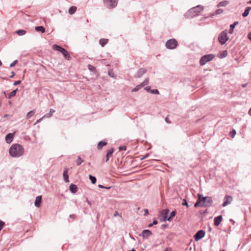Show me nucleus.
Listing matches in <instances>:
<instances>
[{"label": "nucleus", "instance_id": "nucleus-42", "mask_svg": "<svg viewBox=\"0 0 251 251\" xmlns=\"http://www.w3.org/2000/svg\"><path fill=\"white\" fill-rule=\"evenodd\" d=\"M108 74L110 77H112L113 78H116V76L115 75L114 73L113 72V71H108Z\"/></svg>", "mask_w": 251, "mask_h": 251}, {"label": "nucleus", "instance_id": "nucleus-60", "mask_svg": "<svg viewBox=\"0 0 251 251\" xmlns=\"http://www.w3.org/2000/svg\"><path fill=\"white\" fill-rule=\"evenodd\" d=\"M165 121L167 123H171V121L169 120V118L166 117L165 119Z\"/></svg>", "mask_w": 251, "mask_h": 251}, {"label": "nucleus", "instance_id": "nucleus-37", "mask_svg": "<svg viewBox=\"0 0 251 251\" xmlns=\"http://www.w3.org/2000/svg\"><path fill=\"white\" fill-rule=\"evenodd\" d=\"M142 88V87L141 86V85L140 84L138 85L137 86H136L134 88H133L132 90V92H137Z\"/></svg>", "mask_w": 251, "mask_h": 251}, {"label": "nucleus", "instance_id": "nucleus-51", "mask_svg": "<svg viewBox=\"0 0 251 251\" xmlns=\"http://www.w3.org/2000/svg\"><path fill=\"white\" fill-rule=\"evenodd\" d=\"M21 82L22 81L20 80L15 81L13 83V85L16 86V85H19V84H21Z\"/></svg>", "mask_w": 251, "mask_h": 251}, {"label": "nucleus", "instance_id": "nucleus-18", "mask_svg": "<svg viewBox=\"0 0 251 251\" xmlns=\"http://www.w3.org/2000/svg\"><path fill=\"white\" fill-rule=\"evenodd\" d=\"M201 196H200V194H198V198L194 204V207L197 208L198 207H201V205H202V199H201Z\"/></svg>", "mask_w": 251, "mask_h": 251}, {"label": "nucleus", "instance_id": "nucleus-64", "mask_svg": "<svg viewBox=\"0 0 251 251\" xmlns=\"http://www.w3.org/2000/svg\"><path fill=\"white\" fill-rule=\"evenodd\" d=\"M248 114L251 116V107L250 108L249 111H248Z\"/></svg>", "mask_w": 251, "mask_h": 251}, {"label": "nucleus", "instance_id": "nucleus-55", "mask_svg": "<svg viewBox=\"0 0 251 251\" xmlns=\"http://www.w3.org/2000/svg\"><path fill=\"white\" fill-rule=\"evenodd\" d=\"M15 75V73H14V72L12 71L11 72V75L9 76V77L10 78H12L14 77V76Z\"/></svg>", "mask_w": 251, "mask_h": 251}, {"label": "nucleus", "instance_id": "nucleus-21", "mask_svg": "<svg viewBox=\"0 0 251 251\" xmlns=\"http://www.w3.org/2000/svg\"><path fill=\"white\" fill-rule=\"evenodd\" d=\"M107 143L105 141H100L97 145V149L98 150H101L104 146H106Z\"/></svg>", "mask_w": 251, "mask_h": 251}, {"label": "nucleus", "instance_id": "nucleus-46", "mask_svg": "<svg viewBox=\"0 0 251 251\" xmlns=\"http://www.w3.org/2000/svg\"><path fill=\"white\" fill-rule=\"evenodd\" d=\"M18 63V60H14L13 62H12L10 64V67L12 68V67H13L14 66H15L16 65V64Z\"/></svg>", "mask_w": 251, "mask_h": 251}, {"label": "nucleus", "instance_id": "nucleus-20", "mask_svg": "<svg viewBox=\"0 0 251 251\" xmlns=\"http://www.w3.org/2000/svg\"><path fill=\"white\" fill-rule=\"evenodd\" d=\"M238 22L235 21L233 24L230 25V28L228 31V33L230 34H233L234 32V29L236 25L238 24Z\"/></svg>", "mask_w": 251, "mask_h": 251}, {"label": "nucleus", "instance_id": "nucleus-4", "mask_svg": "<svg viewBox=\"0 0 251 251\" xmlns=\"http://www.w3.org/2000/svg\"><path fill=\"white\" fill-rule=\"evenodd\" d=\"M200 196H201V198L202 199L201 207H209L212 205L213 200L211 197H203V195L201 194H200Z\"/></svg>", "mask_w": 251, "mask_h": 251}, {"label": "nucleus", "instance_id": "nucleus-44", "mask_svg": "<svg viewBox=\"0 0 251 251\" xmlns=\"http://www.w3.org/2000/svg\"><path fill=\"white\" fill-rule=\"evenodd\" d=\"M161 218L160 219V221L161 222H165L166 221H168V217H161Z\"/></svg>", "mask_w": 251, "mask_h": 251}, {"label": "nucleus", "instance_id": "nucleus-35", "mask_svg": "<svg viewBox=\"0 0 251 251\" xmlns=\"http://www.w3.org/2000/svg\"><path fill=\"white\" fill-rule=\"evenodd\" d=\"M228 54V52L227 50H224L220 54V57L221 58H223L226 57Z\"/></svg>", "mask_w": 251, "mask_h": 251}, {"label": "nucleus", "instance_id": "nucleus-47", "mask_svg": "<svg viewBox=\"0 0 251 251\" xmlns=\"http://www.w3.org/2000/svg\"><path fill=\"white\" fill-rule=\"evenodd\" d=\"M126 147L125 146H121L119 147V150L121 151H126Z\"/></svg>", "mask_w": 251, "mask_h": 251}, {"label": "nucleus", "instance_id": "nucleus-43", "mask_svg": "<svg viewBox=\"0 0 251 251\" xmlns=\"http://www.w3.org/2000/svg\"><path fill=\"white\" fill-rule=\"evenodd\" d=\"M151 93L152 94H159V92L157 89H151Z\"/></svg>", "mask_w": 251, "mask_h": 251}, {"label": "nucleus", "instance_id": "nucleus-38", "mask_svg": "<svg viewBox=\"0 0 251 251\" xmlns=\"http://www.w3.org/2000/svg\"><path fill=\"white\" fill-rule=\"evenodd\" d=\"M181 204L183 206H186L187 207V208H189V204H188L187 200L185 199H183L182 200V202Z\"/></svg>", "mask_w": 251, "mask_h": 251}, {"label": "nucleus", "instance_id": "nucleus-6", "mask_svg": "<svg viewBox=\"0 0 251 251\" xmlns=\"http://www.w3.org/2000/svg\"><path fill=\"white\" fill-rule=\"evenodd\" d=\"M214 57L215 55L213 54H208L203 55L200 60V65H204L207 62L212 60Z\"/></svg>", "mask_w": 251, "mask_h": 251}, {"label": "nucleus", "instance_id": "nucleus-15", "mask_svg": "<svg viewBox=\"0 0 251 251\" xmlns=\"http://www.w3.org/2000/svg\"><path fill=\"white\" fill-rule=\"evenodd\" d=\"M69 190L73 194H75L78 191L77 186L74 184H71L69 186Z\"/></svg>", "mask_w": 251, "mask_h": 251}, {"label": "nucleus", "instance_id": "nucleus-62", "mask_svg": "<svg viewBox=\"0 0 251 251\" xmlns=\"http://www.w3.org/2000/svg\"><path fill=\"white\" fill-rule=\"evenodd\" d=\"M148 156H149V155H146L142 157V158H141V160H143V159L146 158Z\"/></svg>", "mask_w": 251, "mask_h": 251}, {"label": "nucleus", "instance_id": "nucleus-30", "mask_svg": "<svg viewBox=\"0 0 251 251\" xmlns=\"http://www.w3.org/2000/svg\"><path fill=\"white\" fill-rule=\"evenodd\" d=\"M55 112V110L53 109H50L49 113H46L43 117L50 118L52 116L53 113Z\"/></svg>", "mask_w": 251, "mask_h": 251}, {"label": "nucleus", "instance_id": "nucleus-14", "mask_svg": "<svg viewBox=\"0 0 251 251\" xmlns=\"http://www.w3.org/2000/svg\"><path fill=\"white\" fill-rule=\"evenodd\" d=\"M147 71L144 68H141L137 71L135 77L137 78L141 77L143 75L146 73Z\"/></svg>", "mask_w": 251, "mask_h": 251}, {"label": "nucleus", "instance_id": "nucleus-36", "mask_svg": "<svg viewBox=\"0 0 251 251\" xmlns=\"http://www.w3.org/2000/svg\"><path fill=\"white\" fill-rule=\"evenodd\" d=\"M83 162V160L81 159V158L78 156L77 157V159L76 161V164L77 166L80 165Z\"/></svg>", "mask_w": 251, "mask_h": 251}, {"label": "nucleus", "instance_id": "nucleus-39", "mask_svg": "<svg viewBox=\"0 0 251 251\" xmlns=\"http://www.w3.org/2000/svg\"><path fill=\"white\" fill-rule=\"evenodd\" d=\"M149 78H146L144 80V81L143 82H142L140 84V85L143 87L146 86V85H147L149 83Z\"/></svg>", "mask_w": 251, "mask_h": 251}, {"label": "nucleus", "instance_id": "nucleus-8", "mask_svg": "<svg viewBox=\"0 0 251 251\" xmlns=\"http://www.w3.org/2000/svg\"><path fill=\"white\" fill-rule=\"evenodd\" d=\"M103 4L105 7L108 9L115 8L118 4V0H103Z\"/></svg>", "mask_w": 251, "mask_h": 251}, {"label": "nucleus", "instance_id": "nucleus-41", "mask_svg": "<svg viewBox=\"0 0 251 251\" xmlns=\"http://www.w3.org/2000/svg\"><path fill=\"white\" fill-rule=\"evenodd\" d=\"M236 133V130L235 129H233L230 132L229 135L230 137L234 138Z\"/></svg>", "mask_w": 251, "mask_h": 251}, {"label": "nucleus", "instance_id": "nucleus-58", "mask_svg": "<svg viewBox=\"0 0 251 251\" xmlns=\"http://www.w3.org/2000/svg\"><path fill=\"white\" fill-rule=\"evenodd\" d=\"M251 10V7H247L245 9V10L247 11L250 13V10Z\"/></svg>", "mask_w": 251, "mask_h": 251}, {"label": "nucleus", "instance_id": "nucleus-63", "mask_svg": "<svg viewBox=\"0 0 251 251\" xmlns=\"http://www.w3.org/2000/svg\"><path fill=\"white\" fill-rule=\"evenodd\" d=\"M86 202H87V203L89 205H91V202L90 201H89L88 199L86 200Z\"/></svg>", "mask_w": 251, "mask_h": 251}, {"label": "nucleus", "instance_id": "nucleus-11", "mask_svg": "<svg viewBox=\"0 0 251 251\" xmlns=\"http://www.w3.org/2000/svg\"><path fill=\"white\" fill-rule=\"evenodd\" d=\"M152 234V232L149 229H144L139 235L142 236L144 239H147Z\"/></svg>", "mask_w": 251, "mask_h": 251}, {"label": "nucleus", "instance_id": "nucleus-7", "mask_svg": "<svg viewBox=\"0 0 251 251\" xmlns=\"http://www.w3.org/2000/svg\"><path fill=\"white\" fill-rule=\"evenodd\" d=\"M178 45V42L175 39H170L167 41L165 44V47L169 50L175 49Z\"/></svg>", "mask_w": 251, "mask_h": 251}, {"label": "nucleus", "instance_id": "nucleus-1", "mask_svg": "<svg viewBox=\"0 0 251 251\" xmlns=\"http://www.w3.org/2000/svg\"><path fill=\"white\" fill-rule=\"evenodd\" d=\"M24 153V149L23 146L19 144H13L10 147L9 153L12 157H19Z\"/></svg>", "mask_w": 251, "mask_h": 251}, {"label": "nucleus", "instance_id": "nucleus-27", "mask_svg": "<svg viewBox=\"0 0 251 251\" xmlns=\"http://www.w3.org/2000/svg\"><path fill=\"white\" fill-rule=\"evenodd\" d=\"M176 214V210L172 211L170 214L169 216H168V221H171L173 217H174Z\"/></svg>", "mask_w": 251, "mask_h": 251}, {"label": "nucleus", "instance_id": "nucleus-53", "mask_svg": "<svg viewBox=\"0 0 251 251\" xmlns=\"http://www.w3.org/2000/svg\"><path fill=\"white\" fill-rule=\"evenodd\" d=\"M168 224H163L161 225V228L164 229L168 226Z\"/></svg>", "mask_w": 251, "mask_h": 251}, {"label": "nucleus", "instance_id": "nucleus-33", "mask_svg": "<svg viewBox=\"0 0 251 251\" xmlns=\"http://www.w3.org/2000/svg\"><path fill=\"white\" fill-rule=\"evenodd\" d=\"M88 69L89 70H90L91 72H93L95 73L96 72V68L94 66L89 64L88 65Z\"/></svg>", "mask_w": 251, "mask_h": 251}, {"label": "nucleus", "instance_id": "nucleus-32", "mask_svg": "<svg viewBox=\"0 0 251 251\" xmlns=\"http://www.w3.org/2000/svg\"><path fill=\"white\" fill-rule=\"evenodd\" d=\"M26 31L24 29H19L16 31V33L19 36H23L25 34Z\"/></svg>", "mask_w": 251, "mask_h": 251}, {"label": "nucleus", "instance_id": "nucleus-25", "mask_svg": "<svg viewBox=\"0 0 251 251\" xmlns=\"http://www.w3.org/2000/svg\"><path fill=\"white\" fill-rule=\"evenodd\" d=\"M170 210L168 208H166L164 210H163L161 213L160 216V217H168V214Z\"/></svg>", "mask_w": 251, "mask_h": 251}, {"label": "nucleus", "instance_id": "nucleus-45", "mask_svg": "<svg viewBox=\"0 0 251 251\" xmlns=\"http://www.w3.org/2000/svg\"><path fill=\"white\" fill-rule=\"evenodd\" d=\"M98 187L100 188H103V189H110L112 187V186H108V187L104 186L101 184H99L98 185Z\"/></svg>", "mask_w": 251, "mask_h": 251}, {"label": "nucleus", "instance_id": "nucleus-17", "mask_svg": "<svg viewBox=\"0 0 251 251\" xmlns=\"http://www.w3.org/2000/svg\"><path fill=\"white\" fill-rule=\"evenodd\" d=\"M201 196H200V194H198V198L194 204V207L197 208L198 207H201V205H202V199H201Z\"/></svg>", "mask_w": 251, "mask_h": 251}, {"label": "nucleus", "instance_id": "nucleus-48", "mask_svg": "<svg viewBox=\"0 0 251 251\" xmlns=\"http://www.w3.org/2000/svg\"><path fill=\"white\" fill-rule=\"evenodd\" d=\"M249 14V12L245 10L244 12L242 13V16L243 17H246Z\"/></svg>", "mask_w": 251, "mask_h": 251}, {"label": "nucleus", "instance_id": "nucleus-61", "mask_svg": "<svg viewBox=\"0 0 251 251\" xmlns=\"http://www.w3.org/2000/svg\"><path fill=\"white\" fill-rule=\"evenodd\" d=\"M248 38L250 39V40L251 42V32L249 33V34L248 35Z\"/></svg>", "mask_w": 251, "mask_h": 251}, {"label": "nucleus", "instance_id": "nucleus-28", "mask_svg": "<svg viewBox=\"0 0 251 251\" xmlns=\"http://www.w3.org/2000/svg\"><path fill=\"white\" fill-rule=\"evenodd\" d=\"M76 9V7L72 6L69 8L68 12L70 15H73L75 12Z\"/></svg>", "mask_w": 251, "mask_h": 251}, {"label": "nucleus", "instance_id": "nucleus-31", "mask_svg": "<svg viewBox=\"0 0 251 251\" xmlns=\"http://www.w3.org/2000/svg\"><path fill=\"white\" fill-rule=\"evenodd\" d=\"M89 178L91 180V183L93 184H94L97 182V178L95 176H93L91 175H89Z\"/></svg>", "mask_w": 251, "mask_h": 251}, {"label": "nucleus", "instance_id": "nucleus-16", "mask_svg": "<svg viewBox=\"0 0 251 251\" xmlns=\"http://www.w3.org/2000/svg\"><path fill=\"white\" fill-rule=\"evenodd\" d=\"M42 197L41 195L36 197L34 202V205L36 207H39L40 206L42 202Z\"/></svg>", "mask_w": 251, "mask_h": 251}, {"label": "nucleus", "instance_id": "nucleus-26", "mask_svg": "<svg viewBox=\"0 0 251 251\" xmlns=\"http://www.w3.org/2000/svg\"><path fill=\"white\" fill-rule=\"evenodd\" d=\"M18 88L16 89L15 90H13L11 91L8 95V96L7 98L8 99H11L13 97H14L16 96V93L18 91Z\"/></svg>", "mask_w": 251, "mask_h": 251}, {"label": "nucleus", "instance_id": "nucleus-57", "mask_svg": "<svg viewBox=\"0 0 251 251\" xmlns=\"http://www.w3.org/2000/svg\"><path fill=\"white\" fill-rule=\"evenodd\" d=\"M44 117H42L41 118L38 119L37 120V121L36 122V123L35 124H37V123H40L42 120L44 118Z\"/></svg>", "mask_w": 251, "mask_h": 251}, {"label": "nucleus", "instance_id": "nucleus-3", "mask_svg": "<svg viewBox=\"0 0 251 251\" xmlns=\"http://www.w3.org/2000/svg\"><path fill=\"white\" fill-rule=\"evenodd\" d=\"M53 49L54 50H56L57 51H58L61 52L62 54H63V55L64 56V57H65V58L66 59H67V60H71V56L70 55L68 51L64 48H63L62 47H61V46H60L59 45L55 44V45H53Z\"/></svg>", "mask_w": 251, "mask_h": 251}, {"label": "nucleus", "instance_id": "nucleus-19", "mask_svg": "<svg viewBox=\"0 0 251 251\" xmlns=\"http://www.w3.org/2000/svg\"><path fill=\"white\" fill-rule=\"evenodd\" d=\"M63 178H64V180L65 182H69V176L68 175V169L66 168L63 171Z\"/></svg>", "mask_w": 251, "mask_h": 251}, {"label": "nucleus", "instance_id": "nucleus-40", "mask_svg": "<svg viewBox=\"0 0 251 251\" xmlns=\"http://www.w3.org/2000/svg\"><path fill=\"white\" fill-rule=\"evenodd\" d=\"M223 9H217L215 11L214 13L212 15L220 14L222 13H223Z\"/></svg>", "mask_w": 251, "mask_h": 251}, {"label": "nucleus", "instance_id": "nucleus-2", "mask_svg": "<svg viewBox=\"0 0 251 251\" xmlns=\"http://www.w3.org/2000/svg\"><path fill=\"white\" fill-rule=\"evenodd\" d=\"M204 7L201 5H198L189 9L185 14V16L187 18H192L199 14L202 11H203Z\"/></svg>", "mask_w": 251, "mask_h": 251}, {"label": "nucleus", "instance_id": "nucleus-34", "mask_svg": "<svg viewBox=\"0 0 251 251\" xmlns=\"http://www.w3.org/2000/svg\"><path fill=\"white\" fill-rule=\"evenodd\" d=\"M35 113V110H32L30 111L26 114L27 118L28 119L31 118L34 115V114Z\"/></svg>", "mask_w": 251, "mask_h": 251}, {"label": "nucleus", "instance_id": "nucleus-22", "mask_svg": "<svg viewBox=\"0 0 251 251\" xmlns=\"http://www.w3.org/2000/svg\"><path fill=\"white\" fill-rule=\"evenodd\" d=\"M113 151H114L113 148H111L107 151L106 155V159H105L106 162H107L109 161V156L111 155L113 153Z\"/></svg>", "mask_w": 251, "mask_h": 251}, {"label": "nucleus", "instance_id": "nucleus-59", "mask_svg": "<svg viewBox=\"0 0 251 251\" xmlns=\"http://www.w3.org/2000/svg\"><path fill=\"white\" fill-rule=\"evenodd\" d=\"M251 10V7H247L245 9V10L247 11L250 13V10Z\"/></svg>", "mask_w": 251, "mask_h": 251}, {"label": "nucleus", "instance_id": "nucleus-13", "mask_svg": "<svg viewBox=\"0 0 251 251\" xmlns=\"http://www.w3.org/2000/svg\"><path fill=\"white\" fill-rule=\"evenodd\" d=\"M223 220V216L220 215L214 218V224L216 226H218Z\"/></svg>", "mask_w": 251, "mask_h": 251}, {"label": "nucleus", "instance_id": "nucleus-10", "mask_svg": "<svg viewBox=\"0 0 251 251\" xmlns=\"http://www.w3.org/2000/svg\"><path fill=\"white\" fill-rule=\"evenodd\" d=\"M224 200V201L222 204V206L223 207H225L231 203V202L232 201V198L231 196L226 195L225 197Z\"/></svg>", "mask_w": 251, "mask_h": 251}, {"label": "nucleus", "instance_id": "nucleus-50", "mask_svg": "<svg viewBox=\"0 0 251 251\" xmlns=\"http://www.w3.org/2000/svg\"><path fill=\"white\" fill-rule=\"evenodd\" d=\"M144 89L147 92L151 93V86H147L144 88Z\"/></svg>", "mask_w": 251, "mask_h": 251}, {"label": "nucleus", "instance_id": "nucleus-12", "mask_svg": "<svg viewBox=\"0 0 251 251\" xmlns=\"http://www.w3.org/2000/svg\"><path fill=\"white\" fill-rule=\"evenodd\" d=\"M14 133H9L5 136V141L7 144L11 143L13 140Z\"/></svg>", "mask_w": 251, "mask_h": 251}, {"label": "nucleus", "instance_id": "nucleus-52", "mask_svg": "<svg viewBox=\"0 0 251 251\" xmlns=\"http://www.w3.org/2000/svg\"><path fill=\"white\" fill-rule=\"evenodd\" d=\"M158 224V221L156 218H154L152 223V225H156Z\"/></svg>", "mask_w": 251, "mask_h": 251}, {"label": "nucleus", "instance_id": "nucleus-29", "mask_svg": "<svg viewBox=\"0 0 251 251\" xmlns=\"http://www.w3.org/2000/svg\"><path fill=\"white\" fill-rule=\"evenodd\" d=\"M229 2L227 0H223L220 2L217 5V7L226 6L228 4Z\"/></svg>", "mask_w": 251, "mask_h": 251}, {"label": "nucleus", "instance_id": "nucleus-5", "mask_svg": "<svg viewBox=\"0 0 251 251\" xmlns=\"http://www.w3.org/2000/svg\"><path fill=\"white\" fill-rule=\"evenodd\" d=\"M218 41L221 45L226 44V42L228 40L229 37L227 36V32L226 30H225L221 32L218 36Z\"/></svg>", "mask_w": 251, "mask_h": 251}, {"label": "nucleus", "instance_id": "nucleus-9", "mask_svg": "<svg viewBox=\"0 0 251 251\" xmlns=\"http://www.w3.org/2000/svg\"><path fill=\"white\" fill-rule=\"evenodd\" d=\"M205 234V232L203 230H199L195 234L194 238L196 241H198L202 239Z\"/></svg>", "mask_w": 251, "mask_h": 251}, {"label": "nucleus", "instance_id": "nucleus-23", "mask_svg": "<svg viewBox=\"0 0 251 251\" xmlns=\"http://www.w3.org/2000/svg\"><path fill=\"white\" fill-rule=\"evenodd\" d=\"M108 39L105 38H101L99 40V44L102 47H103L106 44H107Z\"/></svg>", "mask_w": 251, "mask_h": 251}, {"label": "nucleus", "instance_id": "nucleus-49", "mask_svg": "<svg viewBox=\"0 0 251 251\" xmlns=\"http://www.w3.org/2000/svg\"><path fill=\"white\" fill-rule=\"evenodd\" d=\"M4 224V222L0 220V231L2 229Z\"/></svg>", "mask_w": 251, "mask_h": 251}, {"label": "nucleus", "instance_id": "nucleus-24", "mask_svg": "<svg viewBox=\"0 0 251 251\" xmlns=\"http://www.w3.org/2000/svg\"><path fill=\"white\" fill-rule=\"evenodd\" d=\"M35 30L37 32H39L43 33L45 32V28L42 25L37 26L35 27Z\"/></svg>", "mask_w": 251, "mask_h": 251}, {"label": "nucleus", "instance_id": "nucleus-56", "mask_svg": "<svg viewBox=\"0 0 251 251\" xmlns=\"http://www.w3.org/2000/svg\"><path fill=\"white\" fill-rule=\"evenodd\" d=\"M163 251H172V249L170 247L166 248Z\"/></svg>", "mask_w": 251, "mask_h": 251}, {"label": "nucleus", "instance_id": "nucleus-54", "mask_svg": "<svg viewBox=\"0 0 251 251\" xmlns=\"http://www.w3.org/2000/svg\"><path fill=\"white\" fill-rule=\"evenodd\" d=\"M145 213L144 216H147L149 214V210L147 209H144Z\"/></svg>", "mask_w": 251, "mask_h": 251}]
</instances>
